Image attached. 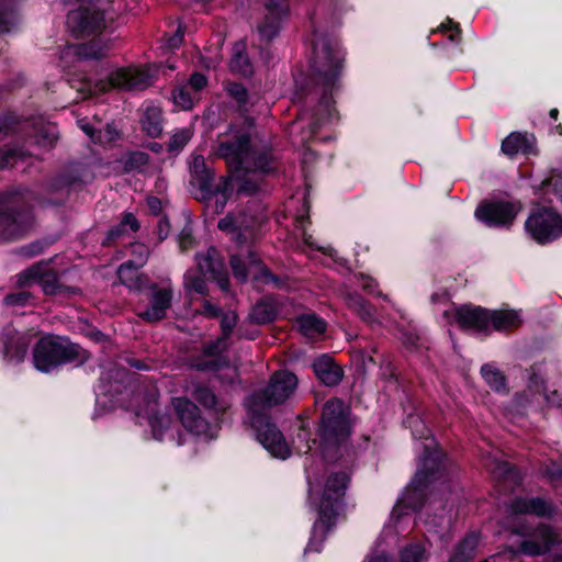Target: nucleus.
I'll return each instance as SVG.
<instances>
[{"instance_id": "obj_1", "label": "nucleus", "mask_w": 562, "mask_h": 562, "mask_svg": "<svg viewBox=\"0 0 562 562\" xmlns=\"http://www.w3.org/2000/svg\"><path fill=\"white\" fill-rule=\"evenodd\" d=\"M307 45L311 47L308 63L312 76L315 82L325 89L316 117L311 123L312 133H315L334 114L331 99L327 95V91H331L338 85L344 69L345 54L334 37H311Z\"/></svg>"}, {"instance_id": "obj_2", "label": "nucleus", "mask_w": 562, "mask_h": 562, "mask_svg": "<svg viewBox=\"0 0 562 562\" xmlns=\"http://www.w3.org/2000/svg\"><path fill=\"white\" fill-rule=\"evenodd\" d=\"M306 477L310 486V499L316 504L318 510V519L313 526L306 550L318 552L326 533L335 525V518L346 493L349 476L346 472L331 473L323 487L313 481L308 468H306Z\"/></svg>"}, {"instance_id": "obj_3", "label": "nucleus", "mask_w": 562, "mask_h": 562, "mask_svg": "<svg viewBox=\"0 0 562 562\" xmlns=\"http://www.w3.org/2000/svg\"><path fill=\"white\" fill-rule=\"evenodd\" d=\"M250 127L251 123H248L247 128L231 126L217 138L215 154L226 161L229 171L269 169L271 155L269 151L259 153L254 149Z\"/></svg>"}, {"instance_id": "obj_4", "label": "nucleus", "mask_w": 562, "mask_h": 562, "mask_svg": "<svg viewBox=\"0 0 562 562\" xmlns=\"http://www.w3.org/2000/svg\"><path fill=\"white\" fill-rule=\"evenodd\" d=\"M71 88L76 89L79 98L85 100L98 93L109 92L112 89L120 91H142L154 83V77L148 69L139 67H121L110 72L106 79L91 82L88 79H70Z\"/></svg>"}, {"instance_id": "obj_5", "label": "nucleus", "mask_w": 562, "mask_h": 562, "mask_svg": "<svg viewBox=\"0 0 562 562\" xmlns=\"http://www.w3.org/2000/svg\"><path fill=\"white\" fill-rule=\"evenodd\" d=\"M114 15L104 1L79 0L78 7L68 12L66 26L69 32L78 34L113 33L121 23Z\"/></svg>"}, {"instance_id": "obj_6", "label": "nucleus", "mask_w": 562, "mask_h": 562, "mask_svg": "<svg viewBox=\"0 0 562 562\" xmlns=\"http://www.w3.org/2000/svg\"><path fill=\"white\" fill-rule=\"evenodd\" d=\"M34 194L29 190L0 193V233L8 236L21 234L32 223Z\"/></svg>"}, {"instance_id": "obj_7", "label": "nucleus", "mask_w": 562, "mask_h": 562, "mask_svg": "<svg viewBox=\"0 0 562 562\" xmlns=\"http://www.w3.org/2000/svg\"><path fill=\"white\" fill-rule=\"evenodd\" d=\"M350 435L348 422V408L337 398L328 400L322 409L321 417V447L325 458L329 457V450L340 446Z\"/></svg>"}, {"instance_id": "obj_8", "label": "nucleus", "mask_w": 562, "mask_h": 562, "mask_svg": "<svg viewBox=\"0 0 562 562\" xmlns=\"http://www.w3.org/2000/svg\"><path fill=\"white\" fill-rule=\"evenodd\" d=\"M297 387V378L294 373L282 370L270 378L268 385L254 392L245 402L248 413H265L276 405L289 400Z\"/></svg>"}, {"instance_id": "obj_9", "label": "nucleus", "mask_w": 562, "mask_h": 562, "mask_svg": "<svg viewBox=\"0 0 562 562\" xmlns=\"http://www.w3.org/2000/svg\"><path fill=\"white\" fill-rule=\"evenodd\" d=\"M196 269L188 270L183 277L187 293L205 294L206 278L215 280L223 291L228 290L229 280L224 262L214 248H210L204 255L196 256Z\"/></svg>"}, {"instance_id": "obj_10", "label": "nucleus", "mask_w": 562, "mask_h": 562, "mask_svg": "<svg viewBox=\"0 0 562 562\" xmlns=\"http://www.w3.org/2000/svg\"><path fill=\"white\" fill-rule=\"evenodd\" d=\"M81 348L66 338L45 336L36 344L33 363L42 372L72 362L81 358Z\"/></svg>"}, {"instance_id": "obj_11", "label": "nucleus", "mask_w": 562, "mask_h": 562, "mask_svg": "<svg viewBox=\"0 0 562 562\" xmlns=\"http://www.w3.org/2000/svg\"><path fill=\"white\" fill-rule=\"evenodd\" d=\"M266 220L265 207L257 200L248 201L245 207L227 214L220 220L217 227L232 235L238 244H245L255 236V231Z\"/></svg>"}, {"instance_id": "obj_12", "label": "nucleus", "mask_w": 562, "mask_h": 562, "mask_svg": "<svg viewBox=\"0 0 562 562\" xmlns=\"http://www.w3.org/2000/svg\"><path fill=\"white\" fill-rule=\"evenodd\" d=\"M248 416L252 428L257 431L258 441L271 456L282 460L290 457V448L283 434L274 424L270 423L267 412L248 413Z\"/></svg>"}, {"instance_id": "obj_13", "label": "nucleus", "mask_w": 562, "mask_h": 562, "mask_svg": "<svg viewBox=\"0 0 562 562\" xmlns=\"http://www.w3.org/2000/svg\"><path fill=\"white\" fill-rule=\"evenodd\" d=\"M525 227L535 240L544 244L562 235V217L551 207H540L529 215Z\"/></svg>"}, {"instance_id": "obj_14", "label": "nucleus", "mask_w": 562, "mask_h": 562, "mask_svg": "<svg viewBox=\"0 0 562 562\" xmlns=\"http://www.w3.org/2000/svg\"><path fill=\"white\" fill-rule=\"evenodd\" d=\"M521 211L519 202H486L475 210V217L490 227H508Z\"/></svg>"}, {"instance_id": "obj_15", "label": "nucleus", "mask_w": 562, "mask_h": 562, "mask_svg": "<svg viewBox=\"0 0 562 562\" xmlns=\"http://www.w3.org/2000/svg\"><path fill=\"white\" fill-rule=\"evenodd\" d=\"M231 266L234 277L240 282H245L248 274L251 273L256 280L265 284L273 283L278 288L281 285L280 279L272 274L267 267L262 266L251 251H248L246 259L238 255L232 256Z\"/></svg>"}, {"instance_id": "obj_16", "label": "nucleus", "mask_w": 562, "mask_h": 562, "mask_svg": "<svg viewBox=\"0 0 562 562\" xmlns=\"http://www.w3.org/2000/svg\"><path fill=\"white\" fill-rule=\"evenodd\" d=\"M33 283H40L43 291L49 295L61 293L65 289L59 284L56 272L42 262L34 263L16 276V284L20 288L30 286Z\"/></svg>"}, {"instance_id": "obj_17", "label": "nucleus", "mask_w": 562, "mask_h": 562, "mask_svg": "<svg viewBox=\"0 0 562 562\" xmlns=\"http://www.w3.org/2000/svg\"><path fill=\"white\" fill-rule=\"evenodd\" d=\"M146 288L150 291L148 297L149 303L138 316L149 323L164 319L167 316L168 310L171 307L173 299L172 286L169 284L160 288L156 283H149Z\"/></svg>"}, {"instance_id": "obj_18", "label": "nucleus", "mask_w": 562, "mask_h": 562, "mask_svg": "<svg viewBox=\"0 0 562 562\" xmlns=\"http://www.w3.org/2000/svg\"><path fill=\"white\" fill-rule=\"evenodd\" d=\"M171 405L183 425V427L194 434L203 435L209 428L207 422L202 417L199 407L187 397H172Z\"/></svg>"}, {"instance_id": "obj_19", "label": "nucleus", "mask_w": 562, "mask_h": 562, "mask_svg": "<svg viewBox=\"0 0 562 562\" xmlns=\"http://www.w3.org/2000/svg\"><path fill=\"white\" fill-rule=\"evenodd\" d=\"M112 44L105 37H91L90 40L68 45L63 50L61 58L76 57L77 59H99L108 55Z\"/></svg>"}, {"instance_id": "obj_20", "label": "nucleus", "mask_w": 562, "mask_h": 562, "mask_svg": "<svg viewBox=\"0 0 562 562\" xmlns=\"http://www.w3.org/2000/svg\"><path fill=\"white\" fill-rule=\"evenodd\" d=\"M158 406V392L151 390L146 397V407L137 408L136 415L138 417L144 416L148 419V424L151 428L153 436L157 440H161L164 432L171 425V417L166 413H160L157 409Z\"/></svg>"}, {"instance_id": "obj_21", "label": "nucleus", "mask_w": 562, "mask_h": 562, "mask_svg": "<svg viewBox=\"0 0 562 562\" xmlns=\"http://www.w3.org/2000/svg\"><path fill=\"white\" fill-rule=\"evenodd\" d=\"M456 319L460 327L485 331L490 327V312L479 306L464 305L456 311Z\"/></svg>"}, {"instance_id": "obj_22", "label": "nucleus", "mask_w": 562, "mask_h": 562, "mask_svg": "<svg viewBox=\"0 0 562 562\" xmlns=\"http://www.w3.org/2000/svg\"><path fill=\"white\" fill-rule=\"evenodd\" d=\"M272 157L270 156V164L268 170H240V171H229L231 175L227 178H231V186H233V181L238 182L237 192L246 195L255 194L259 188L262 180V176L272 171Z\"/></svg>"}, {"instance_id": "obj_23", "label": "nucleus", "mask_w": 562, "mask_h": 562, "mask_svg": "<svg viewBox=\"0 0 562 562\" xmlns=\"http://www.w3.org/2000/svg\"><path fill=\"white\" fill-rule=\"evenodd\" d=\"M144 265L145 258L128 260L122 263L117 269L121 283L135 291L146 288L149 284L147 277L138 272V269Z\"/></svg>"}, {"instance_id": "obj_24", "label": "nucleus", "mask_w": 562, "mask_h": 562, "mask_svg": "<svg viewBox=\"0 0 562 562\" xmlns=\"http://www.w3.org/2000/svg\"><path fill=\"white\" fill-rule=\"evenodd\" d=\"M509 510L513 514H533L540 517H549L554 513V507L541 497H517L512 501Z\"/></svg>"}, {"instance_id": "obj_25", "label": "nucleus", "mask_w": 562, "mask_h": 562, "mask_svg": "<svg viewBox=\"0 0 562 562\" xmlns=\"http://www.w3.org/2000/svg\"><path fill=\"white\" fill-rule=\"evenodd\" d=\"M312 367L318 380L327 386L337 385L344 376L341 368L326 355L318 357Z\"/></svg>"}, {"instance_id": "obj_26", "label": "nucleus", "mask_w": 562, "mask_h": 562, "mask_svg": "<svg viewBox=\"0 0 562 562\" xmlns=\"http://www.w3.org/2000/svg\"><path fill=\"white\" fill-rule=\"evenodd\" d=\"M30 336L20 333H8L4 339V357L11 362H21L24 360L29 346Z\"/></svg>"}, {"instance_id": "obj_27", "label": "nucleus", "mask_w": 562, "mask_h": 562, "mask_svg": "<svg viewBox=\"0 0 562 562\" xmlns=\"http://www.w3.org/2000/svg\"><path fill=\"white\" fill-rule=\"evenodd\" d=\"M237 323V315L234 312H228L222 315L221 328L222 336L215 341L205 346L204 352L207 356H216L227 349V339L231 336Z\"/></svg>"}, {"instance_id": "obj_28", "label": "nucleus", "mask_w": 562, "mask_h": 562, "mask_svg": "<svg viewBox=\"0 0 562 562\" xmlns=\"http://www.w3.org/2000/svg\"><path fill=\"white\" fill-rule=\"evenodd\" d=\"M430 448L431 443L425 445L423 465L417 470L415 477L412 481V485L415 490L425 485L439 469V454L437 452H430Z\"/></svg>"}, {"instance_id": "obj_29", "label": "nucleus", "mask_w": 562, "mask_h": 562, "mask_svg": "<svg viewBox=\"0 0 562 562\" xmlns=\"http://www.w3.org/2000/svg\"><path fill=\"white\" fill-rule=\"evenodd\" d=\"M286 0H269L267 23L260 26L259 32L261 35H276L279 29V22L288 13Z\"/></svg>"}, {"instance_id": "obj_30", "label": "nucleus", "mask_w": 562, "mask_h": 562, "mask_svg": "<svg viewBox=\"0 0 562 562\" xmlns=\"http://www.w3.org/2000/svg\"><path fill=\"white\" fill-rule=\"evenodd\" d=\"M142 130L150 137H159L162 133V112L157 105H148L140 119Z\"/></svg>"}, {"instance_id": "obj_31", "label": "nucleus", "mask_w": 562, "mask_h": 562, "mask_svg": "<svg viewBox=\"0 0 562 562\" xmlns=\"http://www.w3.org/2000/svg\"><path fill=\"white\" fill-rule=\"evenodd\" d=\"M533 145V137L528 134L512 133L502 143V151L507 156L518 153H530Z\"/></svg>"}, {"instance_id": "obj_32", "label": "nucleus", "mask_w": 562, "mask_h": 562, "mask_svg": "<svg viewBox=\"0 0 562 562\" xmlns=\"http://www.w3.org/2000/svg\"><path fill=\"white\" fill-rule=\"evenodd\" d=\"M246 43L244 40H239L234 44L233 57L231 59V69L244 76L252 74V66L250 64L248 55L245 53Z\"/></svg>"}, {"instance_id": "obj_33", "label": "nucleus", "mask_w": 562, "mask_h": 562, "mask_svg": "<svg viewBox=\"0 0 562 562\" xmlns=\"http://www.w3.org/2000/svg\"><path fill=\"white\" fill-rule=\"evenodd\" d=\"M300 331L306 337H318L326 330V323L315 314H304L296 318Z\"/></svg>"}, {"instance_id": "obj_34", "label": "nucleus", "mask_w": 562, "mask_h": 562, "mask_svg": "<svg viewBox=\"0 0 562 562\" xmlns=\"http://www.w3.org/2000/svg\"><path fill=\"white\" fill-rule=\"evenodd\" d=\"M479 543V536L474 532L468 535L456 547L450 562H469L476 552Z\"/></svg>"}, {"instance_id": "obj_35", "label": "nucleus", "mask_w": 562, "mask_h": 562, "mask_svg": "<svg viewBox=\"0 0 562 562\" xmlns=\"http://www.w3.org/2000/svg\"><path fill=\"white\" fill-rule=\"evenodd\" d=\"M233 189V186H231V178L222 177L220 182L213 188L212 193L203 196V199H211L215 196L213 210L218 214L224 211Z\"/></svg>"}, {"instance_id": "obj_36", "label": "nucleus", "mask_w": 562, "mask_h": 562, "mask_svg": "<svg viewBox=\"0 0 562 562\" xmlns=\"http://www.w3.org/2000/svg\"><path fill=\"white\" fill-rule=\"evenodd\" d=\"M520 324L519 314L515 311H494L490 313V326L495 330H507Z\"/></svg>"}, {"instance_id": "obj_37", "label": "nucleus", "mask_w": 562, "mask_h": 562, "mask_svg": "<svg viewBox=\"0 0 562 562\" xmlns=\"http://www.w3.org/2000/svg\"><path fill=\"white\" fill-rule=\"evenodd\" d=\"M347 306L357 313L362 321L372 323L374 321V308L359 294L347 293L345 296Z\"/></svg>"}, {"instance_id": "obj_38", "label": "nucleus", "mask_w": 562, "mask_h": 562, "mask_svg": "<svg viewBox=\"0 0 562 562\" xmlns=\"http://www.w3.org/2000/svg\"><path fill=\"white\" fill-rule=\"evenodd\" d=\"M483 464L497 480H506L514 476L510 464L499 460L495 454L486 453L483 458Z\"/></svg>"}, {"instance_id": "obj_39", "label": "nucleus", "mask_w": 562, "mask_h": 562, "mask_svg": "<svg viewBox=\"0 0 562 562\" xmlns=\"http://www.w3.org/2000/svg\"><path fill=\"white\" fill-rule=\"evenodd\" d=\"M192 397L206 409L225 411L226 405L218 404L213 391L204 385H195L191 392Z\"/></svg>"}, {"instance_id": "obj_40", "label": "nucleus", "mask_w": 562, "mask_h": 562, "mask_svg": "<svg viewBox=\"0 0 562 562\" xmlns=\"http://www.w3.org/2000/svg\"><path fill=\"white\" fill-rule=\"evenodd\" d=\"M172 100L180 109L190 110L200 101V95L193 93L187 85H183L173 89Z\"/></svg>"}, {"instance_id": "obj_41", "label": "nucleus", "mask_w": 562, "mask_h": 562, "mask_svg": "<svg viewBox=\"0 0 562 562\" xmlns=\"http://www.w3.org/2000/svg\"><path fill=\"white\" fill-rule=\"evenodd\" d=\"M191 181L196 184L202 192V196L210 195L216 186L214 181V172L205 166L191 173Z\"/></svg>"}, {"instance_id": "obj_42", "label": "nucleus", "mask_w": 562, "mask_h": 562, "mask_svg": "<svg viewBox=\"0 0 562 562\" xmlns=\"http://www.w3.org/2000/svg\"><path fill=\"white\" fill-rule=\"evenodd\" d=\"M249 317L257 324H267L274 319L276 308L271 303L260 301L252 307Z\"/></svg>"}, {"instance_id": "obj_43", "label": "nucleus", "mask_w": 562, "mask_h": 562, "mask_svg": "<svg viewBox=\"0 0 562 562\" xmlns=\"http://www.w3.org/2000/svg\"><path fill=\"white\" fill-rule=\"evenodd\" d=\"M81 128L85 133L90 136L93 143L108 144L115 140L119 137L116 130L108 124L103 130L95 131L92 126L86 124Z\"/></svg>"}, {"instance_id": "obj_44", "label": "nucleus", "mask_w": 562, "mask_h": 562, "mask_svg": "<svg viewBox=\"0 0 562 562\" xmlns=\"http://www.w3.org/2000/svg\"><path fill=\"white\" fill-rule=\"evenodd\" d=\"M481 374L484 381L496 392L505 390L504 374L492 364H484L481 368Z\"/></svg>"}, {"instance_id": "obj_45", "label": "nucleus", "mask_w": 562, "mask_h": 562, "mask_svg": "<svg viewBox=\"0 0 562 562\" xmlns=\"http://www.w3.org/2000/svg\"><path fill=\"white\" fill-rule=\"evenodd\" d=\"M26 153L18 146H5L0 149V169L14 166L19 159H23Z\"/></svg>"}, {"instance_id": "obj_46", "label": "nucleus", "mask_w": 562, "mask_h": 562, "mask_svg": "<svg viewBox=\"0 0 562 562\" xmlns=\"http://www.w3.org/2000/svg\"><path fill=\"white\" fill-rule=\"evenodd\" d=\"M192 137V132L189 128H182L176 132L169 142L168 148L170 151L182 149Z\"/></svg>"}, {"instance_id": "obj_47", "label": "nucleus", "mask_w": 562, "mask_h": 562, "mask_svg": "<svg viewBox=\"0 0 562 562\" xmlns=\"http://www.w3.org/2000/svg\"><path fill=\"white\" fill-rule=\"evenodd\" d=\"M425 549L420 544H409L401 553V562H422Z\"/></svg>"}, {"instance_id": "obj_48", "label": "nucleus", "mask_w": 562, "mask_h": 562, "mask_svg": "<svg viewBox=\"0 0 562 562\" xmlns=\"http://www.w3.org/2000/svg\"><path fill=\"white\" fill-rule=\"evenodd\" d=\"M226 91L239 105H245L247 103L248 91L243 85L229 82L226 86Z\"/></svg>"}, {"instance_id": "obj_49", "label": "nucleus", "mask_w": 562, "mask_h": 562, "mask_svg": "<svg viewBox=\"0 0 562 562\" xmlns=\"http://www.w3.org/2000/svg\"><path fill=\"white\" fill-rule=\"evenodd\" d=\"M32 295L29 291H19L15 293H9L4 296L3 303L7 306H25L31 301Z\"/></svg>"}, {"instance_id": "obj_50", "label": "nucleus", "mask_w": 562, "mask_h": 562, "mask_svg": "<svg viewBox=\"0 0 562 562\" xmlns=\"http://www.w3.org/2000/svg\"><path fill=\"white\" fill-rule=\"evenodd\" d=\"M138 228L139 225L136 217L133 214L128 213L123 217L117 228L111 229L110 236H119L120 234L125 233L127 229H130L131 232H136Z\"/></svg>"}, {"instance_id": "obj_51", "label": "nucleus", "mask_w": 562, "mask_h": 562, "mask_svg": "<svg viewBox=\"0 0 562 562\" xmlns=\"http://www.w3.org/2000/svg\"><path fill=\"white\" fill-rule=\"evenodd\" d=\"M187 86L193 93L200 95V92L207 86V78L201 72H194L190 76Z\"/></svg>"}, {"instance_id": "obj_52", "label": "nucleus", "mask_w": 562, "mask_h": 562, "mask_svg": "<svg viewBox=\"0 0 562 562\" xmlns=\"http://www.w3.org/2000/svg\"><path fill=\"white\" fill-rule=\"evenodd\" d=\"M148 162V155L142 151L133 153L128 156L125 166L127 169H139Z\"/></svg>"}, {"instance_id": "obj_53", "label": "nucleus", "mask_w": 562, "mask_h": 562, "mask_svg": "<svg viewBox=\"0 0 562 562\" xmlns=\"http://www.w3.org/2000/svg\"><path fill=\"white\" fill-rule=\"evenodd\" d=\"M411 426L413 427V436L419 438H427L429 430L424 425V422L418 416H411L408 419Z\"/></svg>"}, {"instance_id": "obj_54", "label": "nucleus", "mask_w": 562, "mask_h": 562, "mask_svg": "<svg viewBox=\"0 0 562 562\" xmlns=\"http://www.w3.org/2000/svg\"><path fill=\"white\" fill-rule=\"evenodd\" d=\"M356 279H357L358 286H360L361 289H363L364 291H367L371 294H379L375 291L378 284L374 279H372L369 276L362 274V273L357 276Z\"/></svg>"}, {"instance_id": "obj_55", "label": "nucleus", "mask_w": 562, "mask_h": 562, "mask_svg": "<svg viewBox=\"0 0 562 562\" xmlns=\"http://www.w3.org/2000/svg\"><path fill=\"white\" fill-rule=\"evenodd\" d=\"M541 187H553L557 194L562 199V183L560 186V179L555 177L547 178L546 180L542 181Z\"/></svg>"}, {"instance_id": "obj_56", "label": "nucleus", "mask_w": 562, "mask_h": 562, "mask_svg": "<svg viewBox=\"0 0 562 562\" xmlns=\"http://www.w3.org/2000/svg\"><path fill=\"white\" fill-rule=\"evenodd\" d=\"M206 166L205 159L202 155L193 154L190 161V173Z\"/></svg>"}, {"instance_id": "obj_57", "label": "nucleus", "mask_w": 562, "mask_h": 562, "mask_svg": "<svg viewBox=\"0 0 562 562\" xmlns=\"http://www.w3.org/2000/svg\"><path fill=\"white\" fill-rule=\"evenodd\" d=\"M204 314L210 317H217L221 315V308L209 301H205L203 304Z\"/></svg>"}, {"instance_id": "obj_58", "label": "nucleus", "mask_w": 562, "mask_h": 562, "mask_svg": "<svg viewBox=\"0 0 562 562\" xmlns=\"http://www.w3.org/2000/svg\"><path fill=\"white\" fill-rule=\"evenodd\" d=\"M437 31L439 32H457L461 33L462 31L459 29V24L453 23L451 20H448L447 22L441 23Z\"/></svg>"}, {"instance_id": "obj_59", "label": "nucleus", "mask_w": 562, "mask_h": 562, "mask_svg": "<svg viewBox=\"0 0 562 562\" xmlns=\"http://www.w3.org/2000/svg\"><path fill=\"white\" fill-rule=\"evenodd\" d=\"M217 362H218L217 360L213 359V360H209V361L196 362V363H194V367L201 371L216 370L218 367Z\"/></svg>"}, {"instance_id": "obj_60", "label": "nucleus", "mask_w": 562, "mask_h": 562, "mask_svg": "<svg viewBox=\"0 0 562 562\" xmlns=\"http://www.w3.org/2000/svg\"><path fill=\"white\" fill-rule=\"evenodd\" d=\"M194 32H196V30L193 26L184 24L181 21H179L173 35H184L186 33Z\"/></svg>"}, {"instance_id": "obj_61", "label": "nucleus", "mask_w": 562, "mask_h": 562, "mask_svg": "<svg viewBox=\"0 0 562 562\" xmlns=\"http://www.w3.org/2000/svg\"><path fill=\"white\" fill-rule=\"evenodd\" d=\"M546 473L552 480L558 479L562 476V468H559L554 463H552L547 467Z\"/></svg>"}, {"instance_id": "obj_62", "label": "nucleus", "mask_w": 562, "mask_h": 562, "mask_svg": "<svg viewBox=\"0 0 562 562\" xmlns=\"http://www.w3.org/2000/svg\"><path fill=\"white\" fill-rule=\"evenodd\" d=\"M192 241V236L189 233L183 232L180 235V248L182 250L188 249L191 246Z\"/></svg>"}, {"instance_id": "obj_63", "label": "nucleus", "mask_w": 562, "mask_h": 562, "mask_svg": "<svg viewBox=\"0 0 562 562\" xmlns=\"http://www.w3.org/2000/svg\"><path fill=\"white\" fill-rule=\"evenodd\" d=\"M133 252L139 255V257L137 259L145 258V261L147 260L148 249L146 248L145 245H143V244L133 245Z\"/></svg>"}, {"instance_id": "obj_64", "label": "nucleus", "mask_w": 562, "mask_h": 562, "mask_svg": "<svg viewBox=\"0 0 562 562\" xmlns=\"http://www.w3.org/2000/svg\"><path fill=\"white\" fill-rule=\"evenodd\" d=\"M147 204L155 214L159 213L161 210V202L155 196L148 198Z\"/></svg>"}]
</instances>
